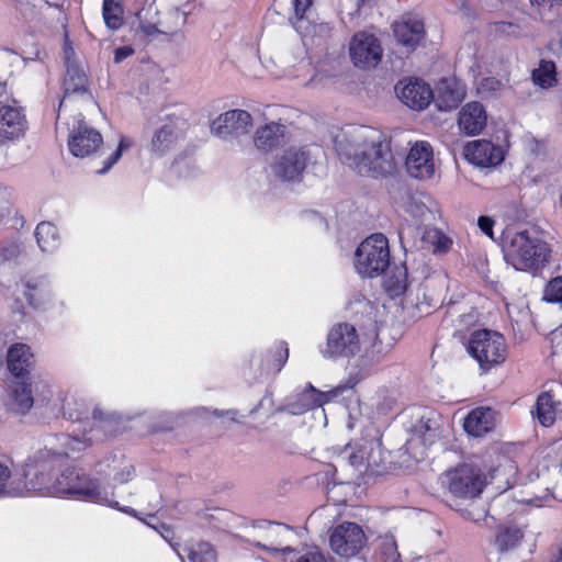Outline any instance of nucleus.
Instances as JSON below:
<instances>
[{"mask_svg":"<svg viewBox=\"0 0 562 562\" xmlns=\"http://www.w3.org/2000/svg\"><path fill=\"white\" fill-rule=\"evenodd\" d=\"M115 430V422L112 417L105 416L101 411H93V424L89 431L82 430L83 439L61 434L55 437L58 447L52 445L35 452L26 461L23 470L24 484L21 488L37 491L50 494L54 480L57 475L56 469L61 467L65 459L75 452L83 450L88 445L102 441L108 435Z\"/></svg>","mask_w":562,"mask_h":562,"instance_id":"f257e3e1","label":"nucleus"},{"mask_svg":"<svg viewBox=\"0 0 562 562\" xmlns=\"http://www.w3.org/2000/svg\"><path fill=\"white\" fill-rule=\"evenodd\" d=\"M334 144L340 160L361 176L378 178L396 170L389 142L373 128L347 126L335 134Z\"/></svg>","mask_w":562,"mask_h":562,"instance_id":"f03ea898","label":"nucleus"},{"mask_svg":"<svg viewBox=\"0 0 562 562\" xmlns=\"http://www.w3.org/2000/svg\"><path fill=\"white\" fill-rule=\"evenodd\" d=\"M136 31L146 38L177 36L187 24L190 0H137Z\"/></svg>","mask_w":562,"mask_h":562,"instance_id":"7ed1b4c3","label":"nucleus"},{"mask_svg":"<svg viewBox=\"0 0 562 562\" xmlns=\"http://www.w3.org/2000/svg\"><path fill=\"white\" fill-rule=\"evenodd\" d=\"M63 494L74 495L80 499L108 505L124 513L135 515V510L131 507L120 508L119 503L111 499L110 493L102 490L95 480L90 479L76 468H66L56 475L49 495Z\"/></svg>","mask_w":562,"mask_h":562,"instance_id":"20e7f679","label":"nucleus"},{"mask_svg":"<svg viewBox=\"0 0 562 562\" xmlns=\"http://www.w3.org/2000/svg\"><path fill=\"white\" fill-rule=\"evenodd\" d=\"M551 255L549 245L527 231L516 233L505 251V258L516 270H539L548 262Z\"/></svg>","mask_w":562,"mask_h":562,"instance_id":"39448f33","label":"nucleus"},{"mask_svg":"<svg viewBox=\"0 0 562 562\" xmlns=\"http://www.w3.org/2000/svg\"><path fill=\"white\" fill-rule=\"evenodd\" d=\"M389 265V240L381 233L367 237L355 252V268L362 277L375 278L383 273Z\"/></svg>","mask_w":562,"mask_h":562,"instance_id":"423d86ee","label":"nucleus"},{"mask_svg":"<svg viewBox=\"0 0 562 562\" xmlns=\"http://www.w3.org/2000/svg\"><path fill=\"white\" fill-rule=\"evenodd\" d=\"M468 352L479 362L483 371L505 361L507 346L503 335L481 329L471 334L467 345Z\"/></svg>","mask_w":562,"mask_h":562,"instance_id":"0eeeda50","label":"nucleus"},{"mask_svg":"<svg viewBox=\"0 0 562 562\" xmlns=\"http://www.w3.org/2000/svg\"><path fill=\"white\" fill-rule=\"evenodd\" d=\"M360 351V339L356 327L349 323L334 325L326 339V345L321 349L324 358H350Z\"/></svg>","mask_w":562,"mask_h":562,"instance_id":"6e6552de","label":"nucleus"},{"mask_svg":"<svg viewBox=\"0 0 562 562\" xmlns=\"http://www.w3.org/2000/svg\"><path fill=\"white\" fill-rule=\"evenodd\" d=\"M367 536L360 525L342 521L329 531V547L341 558L356 557L367 544Z\"/></svg>","mask_w":562,"mask_h":562,"instance_id":"1a4fd4ad","label":"nucleus"},{"mask_svg":"<svg viewBox=\"0 0 562 562\" xmlns=\"http://www.w3.org/2000/svg\"><path fill=\"white\" fill-rule=\"evenodd\" d=\"M483 477L477 469L462 464L447 471L442 476V484L456 497L473 498L483 490Z\"/></svg>","mask_w":562,"mask_h":562,"instance_id":"9d476101","label":"nucleus"},{"mask_svg":"<svg viewBox=\"0 0 562 562\" xmlns=\"http://www.w3.org/2000/svg\"><path fill=\"white\" fill-rule=\"evenodd\" d=\"M251 127L250 113L235 109L218 115L211 124V133L223 139H233L247 135Z\"/></svg>","mask_w":562,"mask_h":562,"instance_id":"9b49d317","label":"nucleus"},{"mask_svg":"<svg viewBox=\"0 0 562 562\" xmlns=\"http://www.w3.org/2000/svg\"><path fill=\"white\" fill-rule=\"evenodd\" d=\"M349 54L355 66L370 68L380 63L382 47L373 34L359 32L352 36L349 43Z\"/></svg>","mask_w":562,"mask_h":562,"instance_id":"f8f14e48","label":"nucleus"},{"mask_svg":"<svg viewBox=\"0 0 562 562\" xmlns=\"http://www.w3.org/2000/svg\"><path fill=\"white\" fill-rule=\"evenodd\" d=\"M21 286L23 297L34 310L45 311L54 300L49 280L44 276L25 277Z\"/></svg>","mask_w":562,"mask_h":562,"instance_id":"ddd939ff","label":"nucleus"},{"mask_svg":"<svg viewBox=\"0 0 562 562\" xmlns=\"http://www.w3.org/2000/svg\"><path fill=\"white\" fill-rule=\"evenodd\" d=\"M344 391L342 386H337L327 392L316 390L312 384H308L295 400L286 405V411L292 415H301L310 409L323 406L324 404L335 400Z\"/></svg>","mask_w":562,"mask_h":562,"instance_id":"4468645a","label":"nucleus"},{"mask_svg":"<svg viewBox=\"0 0 562 562\" xmlns=\"http://www.w3.org/2000/svg\"><path fill=\"white\" fill-rule=\"evenodd\" d=\"M406 170L416 179H429L435 172L432 148L427 142L415 143L405 160Z\"/></svg>","mask_w":562,"mask_h":562,"instance_id":"2eb2a0df","label":"nucleus"},{"mask_svg":"<svg viewBox=\"0 0 562 562\" xmlns=\"http://www.w3.org/2000/svg\"><path fill=\"white\" fill-rule=\"evenodd\" d=\"M308 156L305 150L291 148L284 151L274 162L273 172L283 181H300L306 168Z\"/></svg>","mask_w":562,"mask_h":562,"instance_id":"dca6fc26","label":"nucleus"},{"mask_svg":"<svg viewBox=\"0 0 562 562\" xmlns=\"http://www.w3.org/2000/svg\"><path fill=\"white\" fill-rule=\"evenodd\" d=\"M25 113L16 104L0 105V137L18 140L24 137L27 130Z\"/></svg>","mask_w":562,"mask_h":562,"instance_id":"f3484780","label":"nucleus"},{"mask_svg":"<svg viewBox=\"0 0 562 562\" xmlns=\"http://www.w3.org/2000/svg\"><path fill=\"white\" fill-rule=\"evenodd\" d=\"M395 90L400 100L413 110H424L434 99L430 87L419 79L401 81Z\"/></svg>","mask_w":562,"mask_h":562,"instance_id":"a211bd4d","label":"nucleus"},{"mask_svg":"<svg viewBox=\"0 0 562 562\" xmlns=\"http://www.w3.org/2000/svg\"><path fill=\"white\" fill-rule=\"evenodd\" d=\"M102 136L99 132L90 128L79 114L78 127L69 138V149L76 157H87L94 153L102 144Z\"/></svg>","mask_w":562,"mask_h":562,"instance_id":"6ab92c4d","label":"nucleus"},{"mask_svg":"<svg viewBox=\"0 0 562 562\" xmlns=\"http://www.w3.org/2000/svg\"><path fill=\"white\" fill-rule=\"evenodd\" d=\"M465 158L477 167H491L501 164L504 159L503 150L486 139L469 142L464 147Z\"/></svg>","mask_w":562,"mask_h":562,"instance_id":"aec40b11","label":"nucleus"},{"mask_svg":"<svg viewBox=\"0 0 562 562\" xmlns=\"http://www.w3.org/2000/svg\"><path fill=\"white\" fill-rule=\"evenodd\" d=\"M181 138L182 132L178 121L168 120L154 131L149 143L150 151L156 156H164L172 150Z\"/></svg>","mask_w":562,"mask_h":562,"instance_id":"412c9836","label":"nucleus"},{"mask_svg":"<svg viewBox=\"0 0 562 562\" xmlns=\"http://www.w3.org/2000/svg\"><path fill=\"white\" fill-rule=\"evenodd\" d=\"M464 97L465 89L461 82L456 79H442L437 88V97L432 100L440 111H451L463 101Z\"/></svg>","mask_w":562,"mask_h":562,"instance_id":"4be33fe9","label":"nucleus"},{"mask_svg":"<svg viewBox=\"0 0 562 562\" xmlns=\"http://www.w3.org/2000/svg\"><path fill=\"white\" fill-rule=\"evenodd\" d=\"M486 112L480 102H469L459 112V128L467 135L480 134L486 125Z\"/></svg>","mask_w":562,"mask_h":562,"instance_id":"5701e85b","label":"nucleus"},{"mask_svg":"<svg viewBox=\"0 0 562 562\" xmlns=\"http://www.w3.org/2000/svg\"><path fill=\"white\" fill-rule=\"evenodd\" d=\"M496 412L491 407H476L464 419V430L474 437H482L494 429Z\"/></svg>","mask_w":562,"mask_h":562,"instance_id":"b1692460","label":"nucleus"},{"mask_svg":"<svg viewBox=\"0 0 562 562\" xmlns=\"http://www.w3.org/2000/svg\"><path fill=\"white\" fill-rule=\"evenodd\" d=\"M394 35L406 53L415 50L425 35L424 23L419 20H403L394 24Z\"/></svg>","mask_w":562,"mask_h":562,"instance_id":"393cba45","label":"nucleus"},{"mask_svg":"<svg viewBox=\"0 0 562 562\" xmlns=\"http://www.w3.org/2000/svg\"><path fill=\"white\" fill-rule=\"evenodd\" d=\"M285 135V125L271 122L256 131L255 146L263 151H270L283 143Z\"/></svg>","mask_w":562,"mask_h":562,"instance_id":"a878e982","label":"nucleus"},{"mask_svg":"<svg viewBox=\"0 0 562 562\" xmlns=\"http://www.w3.org/2000/svg\"><path fill=\"white\" fill-rule=\"evenodd\" d=\"M34 400L29 383L24 381H15L10 385L7 406L9 409L25 414L33 406Z\"/></svg>","mask_w":562,"mask_h":562,"instance_id":"bb28decb","label":"nucleus"},{"mask_svg":"<svg viewBox=\"0 0 562 562\" xmlns=\"http://www.w3.org/2000/svg\"><path fill=\"white\" fill-rule=\"evenodd\" d=\"M33 363V355L29 346L15 344L11 346L7 355L9 371L15 376H22L29 372Z\"/></svg>","mask_w":562,"mask_h":562,"instance_id":"cd10ccee","label":"nucleus"},{"mask_svg":"<svg viewBox=\"0 0 562 562\" xmlns=\"http://www.w3.org/2000/svg\"><path fill=\"white\" fill-rule=\"evenodd\" d=\"M87 82L83 69L78 64H69L64 79L65 98L87 93Z\"/></svg>","mask_w":562,"mask_h":562,"instance_id":"c85d7f7f","label":"nucleus"},{"mask_svg":"<svg viewBox=\"0 0 562 562\" xmlns=\"http://www.w3.org/2000/svg\"><path fill=\"white\" fill-rule=\"evenodd\" d=\"M289 357L288 344L280 341L272 349L267 350L261 360L262 371L266 374H276L281 371Z\"/></svg>","mask_w":562,"mask_h":562,"instance_id":"c756f323","label":"nucleus"},{"mask_svg":"<svg viewBox=\"0 0 562 562\" xmlns=\"http://www.w3.org/2000/svg\"><path fill=\"white\" fill-rule=\"evenodd\" d=\"M35 238L43 252H53L59 246L58 229L50 222H41L36 226Z\"/></svg>","mask_w":562,"mask_h":562,"instance_id":"7c9ffc66","label":"nucleus"},{"mask_svg":"<svg viewBox=\"0 0 562 562\" xmlns=\"http://www.w3.org/2000/svg\"><path fill=\"white\" fill-rule=\"evenodd\" d=\"M294 59L295 58H293L288 53L277 55L276 59H271L270 60L273 64V66H274V69H271L270 72L274 77H278V78L279 77H294V78H297L299 74H296L295 69H294L296 67V64L292 63ZM297 68L299 69H306V68L310 69L311 65H310V63H307L305 60H301L297 64Z\"/></svg>","mask_w":562,"mask_h":562,"instance_id":"2f4dec72","label":"nucleus"},{"mask_svg":"<svg viewBox=\"0 0 562 562\" xmlns=\"http://www.w3.org/2000/svg\"><path fill=\"white\" fill-rule=\"evenodd\" d=\"M397 543L393 536H384L376 541L373 561L374 562H400Z\"/></svg>","mask_w":562,"mask_h":562,"instance_id":"473e14b6","label":"nucleus"},{"mask_svg":"<svg viewBox=\"0 0 562 562\" xmlns=\"http://www.w3.org/2000/svg\"><path fill=\"white\" fill-rule=\"evenodd\" d=\"M536 416L539 423L544 427H549L555 422L557 403L553 401L550 393L546 392L538 396L536 404Z\"/></svg>","mask_w":562,"mask_h":562,"instance_id":"72a5a7b5","label":"nucleus"},{"mask_svg":"<svg viewBox=\"0 0 562 562\" xmlns=\"http://www.w3.org/2000/svg\"><path fill=\"white\" fill-rule=\"evenodd\" d=\"M557 70L553 61L541 60L539 67L532 70L531 79L542 89L551 88L557 82Z\"/></svg>","mask_w":562,"mask_h":562,"instance_id":"f704fd0d","label":"nucleus"},{"mask_svg":"<svg viewBox=\"0 0 562 562\" xmlns=\"http://www.w3.org/2000/svg\"><path fill=\"white\" fill-rule=\"evenodd\" d=\"M190 562H216L213 547L207 542H196L184 548Z\"/></svg>","mask_w":562,"mask_h":562,"instance_id":"c9c22d12","label":"nucleus"},{"mask_svg":"<svg viewBox=\"0 0 562 562\" xmlns=\"http://www.w3.org/2000/svg\"><path fill=\"white\" fill-rule=\"evenodd\" d=\"M122 14L121 0H103L102 15L109 29L119 30L122 26Z\"/></svg>","mask_w":562,"mask_h":562,"instance_id":"e433bc0d","label":"nucleus"},{"mask_svg":"<svg viewBox=\"0 0 562 562\" xmlns=\"http://www.w3.org/2000/svg\"><path fill=\"white\" fill-rule=\"evenodd\" d=\"M522 539V532L518 528H505L495 540V547L498 552L506 553L515 549Z\"/></svg>","mask_w":562,"mask_h":562,"instance_id":"4c0bfd02","label":"nucleus"},{"mask_svg":"<svg viewBox=\"0 0 562 562\" xmlns=\"http://www.w3.org/2000/svg\"><path fill=\"white\" fill-rule=\"evenodd\" d=\"M10 470L0 463V497L21 496L24 490L14 482H9Z\"/></svg>","mask_w":562,"mask_h":562,"instance_id":"58836bf2","label":"nucleus"},{"mask_svg":"<svg viewBox=\"0 0 562 562\" xmlns=\"http://www.w3.org/2000/svg\"><path fill=\"white\" fill-rule=\"evenodd\" d=\"M23 255V247L16 240H7L0 245V263L16 262Z\"/></svg>","mask_w":562,"mask_h":562,"instance_id":"ea45409f","label":"nucleus"},{"mask_svg":"<svg viewBox=\"0 0 562 562\" xmlns=\"http://www.w3.org/2000/svg\"><path fill=\"white\" fill-rule=\"evenodd\" d=\"M424 238L435 246V251L446 252L451 246V239L436 228L427 229Z\"/></svg>","mask_w":562,"mask_h":562,"instance_id":"a19ab883","label":"nucleus"},{"mask_svg":"<svg viewBox=\"0 0 562 562\" xmlns=\"http://www.w3.org/2000/svg\"><path fill=\"white\" fill-rule=\"evenodd\" d=\"M504 88V83L495 77L483 78L479 86L477 92L483 97H492Z\"/></svg>","mask_w":562,"mask_h":562,"instance_id":"79ce46f5","label":"nucleus"},{"mask_svg":"<svg viewBox=\"0 0 562 562\" xmlns=\"http://www.w3.org/2000/svg\"><path fill=\"white\" fill-rule=\"evenodd\" d=\"M544 299L553 303H562V276L552 279L546 286Z\"/></svg>","mask_w":562,"mask_h":562,"instance_id":"37998d69","label":"nucleus"},{"mask_svg":"<svg viewBox=\"0 0 562 562\" xmlns=\"http://www.w3.org/2000/svg\"><path fill=\"white\" fill-rule=\"evenodd\" d=\"M383 464L382 450L379 445L373 443L366 457V470L379 471Z\"/></svg>","mask_w":562,"mask_h":562,"instance_id":"c03bdc74","label":"nucleus"},{"mask_svg":"<svg viewBox=\"0 0 562 562\" xmlns=\"http://www.w3.org/2000/svg\"><path fill=\"white\" fill-rule=\"evenodd\" d=\"M132 142L125 137H121L117 149L108 158L103 168L99 170V173H105L113 165L121 158L123 150L130 148Z\"/></svg>","mask_w":562,"mask_h":562,"instance_id":"a18cd8bd","label":"nucleus"},{"mask_svg":"<svg viewBox=\"0 0 562 562\" xmlns=\"http://www.w3.org/2000/svg\"><path fill=\"white\" fill-rule=\"evenodd\" d=\"M296 562H329V559L318 548H310L301 554Z\"/></svg>","mask_w":562,"mask_h":562,"instance_id":"49530a36","label":"nucleus"},{"mask_svg":"<svg viewBox=\"0 0 562 562\" xmlns=\"http://www.w3.org/2000/svg\"><path fill=\"white\" fill-rule=\"evenodd\" d=\"M11 211V191L5 187H0V222L10 214Z\"/></svg>","mask_w":562,"mask_h":562,"instance_id":"de8ad7c7","label":"nucleus"},{"mask_svg":"<svg viewBox=\"0 0 562 562\" xmlns=\"http://www.w3.org/2000/svg\"><path fill=\"white\" fill-rule=\"evenodd\" d=\"M494 224H495V221L490 216H480L477 220V225H479L480 229L491 238H494V236H493Z\"/></svg>","mask_w":562,"mask_h":562,"instance_id":"09e8293b","label":"nucleus"},{"mask_svg":"<svg viewBox=\"0 0 562 562\" xmlns=\"http://www.w3.org/2000/svg\"><path fill=\"white\" fill-rule=\"evenodd\" d=\"M314 0H294V12L299 20H302Z\"/></svg>","mask_w":562,"mask_h":562,"instance_id":"8fccbe9b","label":"nucleus"},{"mask_svg":"<svg viewBox=\"0 0 562 562\" xmlns=\"http://www.w3.org/2000/svg\"><path fill=\"white\" fill-rule=\"evenodd\" d=\"M550 341L554 349L553 352L562 351V325L551 333Z\"/></svg>","mask_w":562,"mask_h":562,"instance_id":"3c124183","label":"nucleus"},{"mask_svg":"<svg viewBox=\"0 0 562 562\" xmlns=\"http://www.w3.org/2000/svg\"><path fill=\"white\" fill-rule=\"evenodd\" d=\"M135 469L133 467H125L122 471L117 472L114 480L121 484L127 483L133 479Z\"/></svg>","mask_w":562,"mask_h":562,"instance_id":"603ef678","label":"nucleus"},{"mask_svg":"<svg viewBox=\"0 0 562 562\" xmlns=\"http://www.w3.org/2000/svg\"><path fill=\"white\" fill-rule=\"evenodd\" d=\"M134 54V49L131 46L117 47L114 50V63L120 64L127 57Z\"/></svg>","mask_w":562,"mask_h":562,"instance_id":"864d4df0","label":"nucleus"},{"mask_svg":"<svg viewBox=\"0 0 562 562\" xmlns=\"http://www.w3.org/2000/svg\"><path fill=\"white\" fill-rule=\"evenodd\" d=\"M16 104V101L9 94L7 83L0 82V105Z\"/></svg>","mask_w":562,"mask_h":562,"instance_id":"5fc2aeb1","label":"nucleus"},{"mask_svg":"<svg viewBox=\"0 0 562 562\" xmlns=\"http://www.w3.org/2000/svg\"><path fill=\"white\" fill-rule=\"evenodd\" d=\"M64 55H65L66 67H68L69 64H77V61L74 59V55H75L74 48L68 41H66L65 46H64Z\"/></svg>","mask_w":562,"mask_h":562,"instance_id":"6e6d98bb","label":"nucleus"},{"mask_svg":"<svg viewBox=\"0 0 562 562\" xmlns=\"http://www.w3.org/2000/svg\"><path fill=\"white\" fill-rule=\"evenodd\" d=\"M214 414L218 417L228 416L232 420H235L236 412L235 411H214Z\"/></svg>","mask_w":562,"mask_h":562,"instance_id":"4d7b16f0","label":"nucleus"},{"mask_svg":"<svg viewBox=\"0 0 562 562\" xmlns=\"http://www.w3.org/2000/svg\"><path fill=\"white\" fill-rule=\"evenodd\" d=\"M350 462L352 465L359 467L360 464L364 463V458H363V456H361L359 459L358 454H352V456H350Z\"/></svg>","mask_w":562,"mask_h":562,"instance_id":"13d9d810","label":"nucleus"},{"mask_svg":"<svg viewBox=\"0 0 562 562\" xmlns=\"http://www.w3.org/2000/svg\"><path fill=\"white\" fill-rule=\"evenodd\" d=\"M550 562H562V544L558 548L557 552L553 553Z\"/></svg>","mask_w":562,"mask_h":562,"instance_id":"bf43d9fd","label":"nucleus"},{"mask_svg":"<svg viewBox=\"0 0 562 562\" xmlns=\"http://www.w3.org/2000/svg\"><path fill=\"white\" fill-rule=\"evenodd\" d=\"M270 526L273 528V530H284L285 532H290L291 529L286 526H282V525H279V524H270Z\"/></svg>","mask_w":562,"mask_h":562,"instance_id":"052dcab7","label":"nucleus"},{"mask_svg":"<svg viewBox=\"0 0 562 562\" xmlns=\"http://www.w3.org/2000/svg\"><path fill=\"white\" fill-rule=\"evenodd\" d=\"M278 551L282 552L283 554H286V553H291L293 552L294 550L291 548V547H283V548H280V549H277Z\"/></svg>","mask_w":562,"mask_h":562,"instance_id":"680f3d73","label":"nucleus"},{"mask_svg":"<svg viewBox=\"0 0 562 562\" xmlns=\"http://www.w3.org/2000/svg\"><path fill=\"white\" fill-rule=\"evenodd\" d=\"M559 203H560V206L562 207V191H561V194H560Z\"/></svg>","mask_w":562,"mask_h":562,"instance_id":"e2e57ef3","label":"nucleus"},{"mask_svg":"<svg viewBox=\"0 0 562 562\" xmlns=\"http://www.w3.org/2000/svg\"><path fill=\"white\" fill-rule=\"evenodd\" d=\"M76 419H77V420H80V419H81V414H78V415L76 416Z\"/></svg>","mask_w":562,"mask_h":562,"instance_id":"0e129e2a","label":"nucleus"},{"mask_svg":"<svg viewBox=\"0 0 562 562\" xmlns=\"http://www.w3.org/2000/svg\"><path fill=\"white\" fill-rule=\"evenodd\" d=\"M178 555H179L180 560L183 562V561H184V559H183L182 554H181V553H178Z\"/></svg>","mask_w":562,"mask_h":562,"instance_id":"69168bd1","label":"nucleus"}]
</instances>
